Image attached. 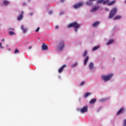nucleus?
Segmentation results:
<instances>
[{
    "instance_id": "nucleus-1",
    "label": "nucleus",
    "mask_w": 126,
    "mask_h": 126,
    "mask_svg": "<svg viewBox=\"0 0 126 126\" xmlns=\"http://www.w3.org/2000/svg\"><path fill=\"white\" fill-rule=\"evenodd\" d=\"M80 27V24H77V22H74L73 23H70L67 26L68 28H70L71 27H74L75 32L78 31V28Z\"/></svg>"
},
{
    "instance_id": "nucleus-2",
    "label": "nucleus",
    "mask_w": 126,
    "mask_h": 126,
    "mask_svg": "<svg viewBox=\"0 0 126 126\" xmlns=\"http://www.w3.org/2000/svg\"><path fill=\"white\" fill-rule=\"evenodd\" d=\"M117 11H118V8L114 7L111 10L109 14V18H113L114 17V15H116L117 13Z\"/></svg>"
},
{
    "instance_id": "nucleus-3",
    "label": "nucleus",
    "mask_w": 126,
    "mask_h": 126,
    "mask_svg": "<svg viewBox=\"0 0 126 126\" xmlns=\"http://www.w3.org/2000/svg\"><path fill=\"white\" fill-rule=\"evenodd\" d=\"M113 74H110L107 75H103L101 76V78L103 81H109V80H110V79L112 78V76H113Z\"/></svg>"
},
{
    "instance_id": "nucleus-4",
    "label": "nucleus",
    "mask_w": 126,
    "mask_h": 126,
    "mask_svg": "<svg viewBox=\"0 0 126 126\" xmlns=\"http://www.w3.org/2000/svg\"><path fill=\"white\" fill-rule=\"evenodd\" d=\"M78 111H80L82 113V114H84L86 113V112H88V106L85 105L83 108L79 109H77Z\"/></svg>"
},
{
    "instance_id": "nucleus-5",
    "label": "nucleus",
    "mask_w": 126,
    "mask_h": 126,
    "mask_svg": "<svg viewBox=\"0 0 126 126\" xmlns=\"http://www.w3.org/2000/svg\"><path fill=\"white\" fill-rule=\"evenodd\" d=\"M63 48H64V41L61 40L59 42L58 51H63Z\"/></svg>"
},
{
    "instance_id": "nucleus-6",
    "label": "nucleus",
    "mask_w": 126,
    "mask_h": 126,
    "mask_svg": "<svg viewBox=\"0 0 126 126\" xmlns=\"http://www.w3.org/2000/svg\"><path fill=\"white\" fill-rule=\"evenodd\" d=\"M66 66V65H65V64H64V65H62V67H61L58 69V72H59V73H61V72H63L64 67H65Z\"/></svg>"
},
{
    "instance_id": "nucleus-7",
    "label": "nucleus",
    "mask_w": 126,
    "mask_h": 126,
    "mask_svg": "<svg viewBox=\"0 0 126 126\" xmlns=\"http://www.w3.org/2000/svg\"><path fill=\"white\" fill-rule=\"evenodd\" d=\"M83 5V3L80 2L78 4H76L74 5V8H78V7H80V6H82Z\"/></svg>"
},
{
    "instance_id": "nucleus-8",
    "label": "nucleus",
    "mask_w": 126,
    "mask_h": 126,
    "mask_svg": "<svg viewBox=\"0 0 126 126\" xmlns=\"http://www.w3.org/2000/svg\"><path fill=\"white\" fill-rule=\"evenodd\" d=\"M125 112V108L124 107H122L121 108H120L119 109V110L118 111V112L117 113V115H120V114H123V113Z\"/></svg>"
},
{
    "instance_id": "nucleus-9",
    "label": "nucleus",
    "mask_w": 126,
    "mask_h": 126,
    "mask_svg": "<svg viewBox=\"0 0 126 126\" xmlns=\"http://www.w3.org/2000/svg\"><path fill=\"white\" fill-rule=\"evenodd\" d=\"M115 3H116V0H113L110 2H108L107 3V5L108 6H110L111 5H113V4H115Z\"/></svg>"
},
{
    "instance_id": "nucleus-10",
    "label": "nucleus",
    "mask_w": 126,
    "mask_h": 126,
    "mask_svg": "<svg viewBox=\"0 0 126 126\" xmlns=\"http://www.w3.org/2000/svg\"><path fill=\"white\" fill-rule=\"evenodd\" d=\"M23 13H24V12L23 11H22V14H20L17 18L18 20H21V19L23 18Z\"/></svg>"
},
{
    "instance_id": "nucleus-11",
    "label": "nucleus",
    "mask_w": 126,
    "mask_h": 126,
    "mask_svg": "<svg viewBox=\"0 0 126 126\" xmlns=\"http://www.w3.org/2000/svg\"><path fill=\"white\" fill-rule=\"evenodd\" d=\"M89 60V57L88 56H87L85 58V59L84 61V65H86L87 63V62H88V60Z\"/></svg>"
},
{
    "instance_id": "nucleus-12",
    "label": "nucleus",
    "mask_w": 126,
    "mask_h": 126,
    "mask_svg": "<svg viewBox=\"0 0 126 126\" xmlns=\"http://www.w3.org/2000/svg\"><path fill=\"white\" fill-rule=\"evenodd\" d=\"M42 49L43 50V51H46L48 50V46L45 45V44H43L42 46Z\"/></svg>"
},
{
    "instance_id": "nucleus-13",
    "label": "nucleus",
    "mask_w": 126,
    "mask_h": 126,
    "mask_svg": "<svg viewBox=\"0 0 126 126\" xmlns=\"http://www.w3.org/2000/svg\"><path fill=\"white\" fill-rule=\"evenodd\" d=\"M99 8V6L94 7L91 10L92 12H94L96 11V10H98Z\"/></svg>"
},
{
    "instance_id": "nucleus-14",
    "label": "nucleus",
    "mask_w": 126,
    "mask_h": 126,
    "mask_svg": "<svg viewBox=\"0 0 126 126\" xmlns=\"http://www.w3.org/2000/svg\"><path fill=\"white\" fill-rule=\"evenodd\" d=\"M99 23H100V22L98 21L94 23V24L92 25L93 27H97L99 25Z\"/></svg>"
},
{
    "instance_id": "nucleus-15",
    "label": "nucleus",
    "mask_w": 126,
    "mask_h": 126,
    "mask_svg": "<svg viewBox=\"0 0 126 126\" xmlns=\"http://www.w3.org/2000/svg\"><path fill=\"white\" fill-rule=\"evenodd\" d=\"M93 67H94V64L91 62L89 65V68L92 70L93 69Z\"/></svg>"
},
{
    "instance_id": "nucleus-16",
    "label": "nucleus",
    "mask_w": 126,
    "mask_h": 126,
    "mask_svg": "<svg viewBox=\"0 0 126 126\" xmlns=\"http://www.w3.org/2000/svg\"><path fill=\"white\" fill-rule=\"evenodd\" d=\"M9 3H10L9 1H7V0H4L3 1V5H8V4H9Z\"/></svg>"
},
{
    "instance_id": "nucleus-17",
    "label": "nucleus",
    "mask_w": 126,
    "mask_h": 126,
    "mask_svg": "<svg viewBox=\"0 0 126 126\" xmlns=\"http://www.w3.org/2000/svg\"><path fill=\"white\" fill-rule=\"evenodd\" d=\"M93 4V2L92 0H89V1L86 2L87 5H92Z\"/></svg>"
},
{
    "instance_id": "nucleus-18",
    "label": "nucleus",
    "mask_w": 126,
    "mask_h": 126,
    "mask_svg": "<svg viewBox=\"0 0 126 126\" xmlns=\"http://www.w3.org/2000/svg\"><path fill=\"white\" fill-rule=\"evenodd\" d=\"M113 42H114V40H113V39H110L108 41V42L106 44H107V45H109L112 44V43H113Z\"/></svg>"
},
{
    "instance_id": "nucleus-19",
    "label": "nucleus",
    "mask_w": 126,
    "mask_h": 126,
    "mask_svg": "<svg viewBox=\"0 0 126 126\" xmlns=\"http://www.w3.org/2000/svg\"><path fill=\"white\" fill-rule=\"evenodd\" d=\"M21 29L23 30L24 33H26V31H27V29L24 28V26H22Z\"/></svg>"
},
{
    "instance_id": "nucleus-20",
    "label": "nucleus",
    "mask_w": 126,
    "mask_h": 126,
    "mask_svg": "<svg viewBox=\"0 0 126 126\" xmlns=\"http://www.w3.org/2000/svg\"><path fill=\"white\" fill-rule=\"evenodd\" d=\"M95 102H96V99L93 98L90 101V103L94 104Z\"/></svg>"
},
{
    "instance_id": "nucleus-21",
    "label": "nucleus",
    "mask_w": 126,
    "mask_h": 126,
    "mask_svg": "<svg viewBox=\"0 0 126 126\" xmlns=\"http://www.w3.org/2000/svg\"><path fill=\"white\" fill-rule=\"evenodd\" d=\"M121 18H122V16L121 15L116 16V17L114 18V20H116L117 19H121Z\"/></svg>"
},
{
    "instance_id": "nucleus-22",
    "label": "nucleus",
    "mask_w": 126,
    "mask_h": 126,
    "mask_svg": "<svg viewBox=\"0 0 126 126\" xmlns=\"http://www.w3.org/2000/svg\"><path fill=\"white\" fill-rule=\"evenodd\" d=\"M91 95V93H87L84 95V98H86V97H88V96Z\"/></svg>"
},
{
    "instance_id": "nucleus-23",
    "label": "nucleus",
    "mask_w": 126,
    "mask_h": 126,
    "mask_svg": "<svg viewBox=\"0 0 126 126\" xmlns=\"http://www.w3.org/2000/svg\"><path fill=\"white\" fill-rule=\"evenodd\" d=\"M99 46L94 47L93 50L96 51V50H98V49H99Z\"/></svg>"
},
{
    "instance_id": "nucleus-24",
    "label": "nucleus",
    "mask_w": 126,
    "mask_h": 126,
    "mask_svg": "<svg viewBox=\"0 0 126 126\" xmlns=\"http://www.w3.org/2000/svg\"><path fill=\"white\" fill-rule=\"evenodd\" d=\"M109 1H110V0H106L103 1V3L104 4H106V3H107V4H108V2H109Z\"/></svg>"
},
{
    "instance_id": "nucleus-25",
    "label": "nucleus",
    "mask_w": 126,
    "mask_h": 126,
    "mask_svg": "<svg viewBox=\"0 0 126 126\" xmlns=\"http://www.w3.org/2000/svg\"><path fill=\"white\" fill-rule=\"evenodd\" d=\"M103 1H104V0H98L97 2V3L100 4V3H102V2H103Z\"/></svg>"
},
{
    "instance_id": "nucleus-26",
    "label": "nucleus",
    "mask_w": 126,
    "mask_h": 126,
    "mask_svg": "<svg viewBox=\"0 0 126 126\" xmlns=\"http://www.w3.org/2000/svg\"><path fill=\"white\" fill-rule=\"evenodd\" d=\"M87 56V51H85L83 55V57H86Z\"/></svg>"
},
{
    "instance_id": "nucleus-27",
    "label": "nucleus",
    "mask_w": 126,
    "mask_h": 126,
    "mask_svg": "<svg viewBox=\"0 0 126 126\" xmlns=\"http://www.w3.org/2000/svg\"><path fill=\"white\" fill-rule=\"evenodd\" d=\"M9 34L10 35H15V33L13 32H9Z\"/></svg>"
},
{
    "instance_id": "nucleus-28",
    "label": "nucleus",
    "mask_w": 126,
    "mask_h": 126,
    "mask_svg": "<svg viewBox=\"0 0 126 126\" xmlns=\"http://www.w3.org/2000/svg\"><path fill=\"white\" fill-rule=\"evenodd\" d=\"M17 53H19V51L18 50V49H16L14 51V54H17Z\"/></svg>"
},
{
    "instance_id": "nucleus-29",
    "label": "nucleus",
    "mask_w": 126,
    "mask_h": 126,
    "mask_svg": "<svg viewBox=\"0 0 126 126\" xmlns=\"http://www.w3.org/2000/svg\"><path fill=\"white\" fill-rule=\"evenodd\" d=\"M77 65V63H75L72 65V67H75Z\"/></svg>"
},
{
    "instance_id": "nucleus-30",
    "label": "nucleus",
    "mask_w": 126,
    "mask_h": 126,
    "mask_svg": "<svg viewBox=\"0 0 126 126\" xmlns=\"http://www.w3.org/2000/svg\"><path fill=\"white\" fill-rule=\"evenodd\" d=\"M123 126H126V119L124 120Z\"/></svg>"
},
{
    "instance_id": "nucleus-31",
    "label": "nucleus",
    "mask_w": 126,
    "mask_h": 126,
    "mask_svg": "<svg viewBox=\"0 0 126 126\" xmlns=\"http://www.w3.org/2000/svg\"><path fill=\"white\" fill-rule=\"evenodd\" d=\"M84 84H85V81H83L81 83L80 85L82 86L84 85Z\"/></svg>"
},
{
    "instance_id": "nucleus-32",
    "label": "nucleus",
    "mask_w": 126,
    "mask_h": 126,
    "mask_svg": "<svg viewBox=\"0 0 126 126\" xmlns=\"http://www.w3.org/2000/svg\"><path fill=\"white\" fill-rule=\"evenodd\" d=\"M39 30H40V28L38 27V28L36 29L35 31H36V32H39Z\"/></svg>"
},
{
    "instance_id": "nucleus-33",
    "label": "nucleus",
    "mask_w": 126,
    "mask_h": 126,
    "mask_svg": "<svg viewBox=\"0 0 126 126\" xmlns=\"http://www.w3.org/2000/svg\"><path fill=\"white\" fill-rule=\"evenodd\" d=\"M2 44L1 43H0V49H2Z\"/></svg>"
},
{
    "instance_id": "nucleus-34",
    "label": "nucleus",
    "mask_w": 126,
    "mask_h": 126,
    "mask_svg": "<svg viewBox=\"0 0 126 126\" xmlns=\"http://www.w3.org/2000/svg\"><path fill=\"white\" fill-rule=\"evenodd\" d=\"M9 30H13V31H14V29H12L11 28H9Z\"/></svg>"
},
{
    "instance_id": "nucleus-35",
    "label": "nucleus",
    "mask_w": 126,
    "mask_h": 126,
    "mask_svg": "<svg viewBox=\"0 0 126 126\" xmlns=\"http://www.w3.org/2000/svg\"><path fill=\"white\" fill-rule=\"evenodd\" d=\"M23 5L24 6V5H26V2H24L23 3Z\"/></svg>"
},
{
    "instance_id": "nucleus-36",
    "label": "nucleus",
    "mask_w": 126,
    "mask_h": 126,
    "mask_svg": "<svg viewBox=\"0 0 126 126\" xmlns=\"http://www.w3.org/2000/svg\"><path fill=\"white\" fill-rule=\"evenodd\" d=\"M53 13V12L52 11H49V14H52Z\"/></svg>"
},
{
    "instance_id": "nucleus-37",
    "label": "nucleus",
    "mask_w": 126,
    "mask_h": 126,
    "mask_svg": "<svg viewBox=\"0 0 126 126\" xmlns=\"http://www.w3.org/2000/svg\"><path fill=\"white\" fill-rule=\"evenodd\" d=\"M31 49H32V46H30V47H29V50H31Z\"/></svg>"
},
{
    "instance_id": "nucleus-38",
    "label": "nucleus",
    "mask_w": 126,
    "mask_h": 126,
    "mask_svg": "<svg viewBox=\"0 0 126 126\" xmlns=\"http://www.w3.org/2000/svg\"><path fill=\"white\" fill-rule=\"evenodd\" d=\"M56 29H58L59 28V26H57L56 27Z\"/></svg>"
},
{
    "instance_id": "nucleus-39",
    "label": "nucleus",
    "mask_w": 126,
    "mask_h": 126,
    "mask_svg": "<svg viewBox=\"0 0 126 126\" xmlns=\"http://www.w3.org/2000/svg\"><path fill=\"white\" fill-rule=\"evenodd\" d=\"M1 42H3V41H4V39H2L1 40Z\"/></svg>"
},
{
    "instance_id": "nucleus-40",
    "label": "nucleus",
    "mask_w": 126,
    "mask_h": 126,
    "mask_svg": "<svg viewBox=\"0 0 126 126\" xmlns=\"http://www.w3.org/2000/svg\"><path fill=\"white\" fill-rule=\"evenodd\" d=\"M91 0L92 1V2H93V1H95V0Z\"/></svg>"
},
{
    "instance_id": "nucleus-41",
    "label": "nucleus",
    "mask_w": 126,
    "mask_h": 126,
    "mask_svg": "<svg viewBox=\"0 0 126 126\" xmlns=\"http://www.w3.org/2000/svg\"><path fill=\"white\" fill-rule=\"evenodd\" d=\"M64 0H61L62 2H63Z\"/></svg>"
},
{
    "instance_id": "nucleus-42",
    "label": "nucleus",
    "mask_w": 126,
    "mask_h": 126,
    "mask_svg": "<svg viewBox=\"0 0 126 126\" xmlns=\"http://www.w3.org/2000/svg\"><path fill=\"white\" fill-rule=\"evenodd\" d=\"M30 15H32V14H30Z\"/></svg>"
}]
</instances>
